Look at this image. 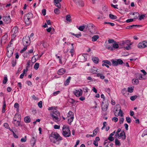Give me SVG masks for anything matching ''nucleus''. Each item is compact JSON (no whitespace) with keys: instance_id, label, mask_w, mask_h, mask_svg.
<instances>
[{"instance_id":"nucleus-1","label":"nucleus","mask_w":147,"mask_h":147,"mask_svg":"<svg viewBox=\"0 0 147 147\" xmlns=\"http://www.w3.org/2000/svg\"><path fill=\"white\" fill-rule=\"evenodd\" d=\"M51 141L55 143L57 142H59L62 140V138L57 132H53L50 137Z\"/></svg>"},{"instance_id":"nucleus-2","label":"nucleus","mask_w":147,"mask_h":147,"mask_svg":"<svg viewBox=\"0 0 147 147\" xmlns=\"http://www.w3.org/2000/svg\"><path fill=\"white\" fill-rule=\"evenodd\" d=\"M62 134L65 137H68L71 135V131L69 127L67 125H64L62 129Z\"/></svg>"},{"instance_id":"nucleus-3","label":"nucleus","mask_w":147,"mask_h":147,"mask_svg":"<svg viewBox=\"0 0 147 147\" xmlns=\"http://www.w3.org/2000/svg\"><path fill=\"white\" fill-rule=\"evenodd\" d=\"M111 61L112 62V65L113 66H117L123 63V61L121 59H116L115 60L112 59Z\"/></svg>"},{"instance_id":"nucleus-4","label":"nucleus","mask_w":147,"mask_h":147,"mask_svg":"<svg viewBox=\"0 0 147 147\" xmlns=\"http://www.w3.org/2000/svg\"><path fill=\"white\" fill-rule=\"evenodd\" d=\"M22 41L24 46H28L30 43V38L28 36H26L25 37H24Z\"/></svg>"},{"instance_id":"nucleus-5","label":"nucleus","mask_w":147,"mask_h":147,"mask_svg":"<svg viewBox=\"0 0 147 147\" xmlns=\"http://www.w3.org/2000/svg\"><path fill=\"white\" fill-rule=\"evenodd\" d=\"M50 115L52 117L53 120L55 122H58L60 120L61 118L60 115H53V114H51Z\"/></svg>"},{"instance_id":"nucleus-6","label":"nucleus","mask_w":147,"mask_h":147,"mask_svg":"<svg viewBox=\"0 0 147 147\" xmlns=\"http://www.w3.org/2000/svg\"><path fill=\"white\" fill-rule=\"evenodd\" d=\"M73 92L75 95L77 97H78L82 95L83 91L82 89H80V90H76L75 91H74Z\"/></svg>"},{"instance_id":"nucleus-7","label":"nucleus","mask_w":147,"mask_h":147,"mask_svg":"<svg viewBox=\"0 0 147 147\" xmlns=\"http://www.w3.org/2000/svg\"><path fill=\"white\" fill-rule=\"evenodd\" d=\"M13 123L16 127L22 126L20 123V121L19 120H17L16 119H14Z\"/></svg>"},{"instance_id":"nucleus-8","label":"nucleus","mask_w":147,"mask_h":147,"mask_svg":"<svg viewBox=\"0 0 147 147\" xmlns=\"http://www.w3.org/2000/svg\"><path fill=\"white\" fill-rule=\"evenodd\" d=\"M93 26H94L93 24H89L87 25H86V29H88L91 33H93V32L91 30V29H92Z\"/></svg>"},{"instance_id":"nucleus-9","label":"nucleus","mask_w":147,"mask_h":147,"mask_svg":"<svg viewBox=\"0 0 147 147\" xmlns=\"http://www.w3.org/2000/svg\"><path fill=\"white\" fill-rule=\"evenodd\" d=\"M74 1L79 6L82 7L84 5L83 2L82 0H75Z\"/></svg>"},{"instance_id":"nucleus-10","label":"nucleus","mask_w":147,"mask_h":147,"mask_svg":"<svg viewBox=\"0 0 147 147\" xmlns=\"http://www.w3.org/2000/svg\"><path fill=\"white\" fill-rule=\"evenodd\" d=\"M145 43V41H144L142 42L139 43L138 45V47L140 48H144L146 47Z\"/></svg>"},{"instance_id":"nucleus-11","label":"nucleus","mask_w":147,"mask_h":147,"mask_svg":"<svg viewBox=\"0 0 147 147\" xmlns=\"http://www.w3.org/2000/svg\"><path fill=\"white\" fill-rule=\"evenodd\" d=\"M3 20L6 23L8 24L11 21V18L10 16H6L3 17Z\"/></svg>"},{"instance_id":"nucleus-12","label":"nucleus","mask_w":147,"mask_h":147,"mask_svg":"<svg viewBox=\"0 0 147 147\" xmlns=\"http://www.w3.org/2000/svg\"><path fill=\"white\" fill-rule=\"evenodd\" d=\"M66 69L63 68H61L57 72V74L59 75H62L64 74L66 72Z\"/></svg>"},{"instance_id":"nucleus-13","label":"nucleus","mask_w":147,"mask_h":147,"mask_svg":"<svg viewBox=\"0 0 147 147\" xmlns=\"http://www.w3.org/2000/svg\"><path fill=\"white\" fill-rule=\"evenodd\" d=\"M119 135L118 136V138H121L122 137V139L123 140H124L125 139V133L124 131H121V132L119 134Z\"/></svg>"},{"instance_id":"nucleus-14","label":"nucleus","mask_w":147,"mask_h":147,"mask_svg":"<svg viewBox=\"0 0 147 147\" xmlns=\"http://www.w3.org/2000/svg\"><path fill=\"white\" fill-rule=\"evenodd\" d=\"M7 37V34H5L4 35L2 38L1 39V42H3L4 43H5L6 41V39Z\"/></svg>"},{"instance_id":"nucleus-15","label":"nucleus","mask_w":147,"mask_h":147,"mask_svg":"<svg viewBox=\"0 0 147 147\" xmlns=\"http://www.w3.org/2000/svg\"><path fill=\"white\" fill-rule=\"evenodd\" d=\"M50 114H53V115H60V113H59V112L56 109L53 110V111H52L51 113Z\"/></svg>"},{"instance_id":"nucleus-16","label":"nucleus","mask_w":147,"mask_h":147,"mask_svg":"<svg viewBox=\"0 0 147 147\" xmlns=\"http://www.w3.org/2000/svg\"><path fill=\"white\" fill-rule=\"evenodd\" d=\"M136 78L140 80H144L145 79V78H143V75L140 73L138 74V76Z\"/></svg>"},{"instance_id":"nucleus-17","label":"nucleus","mask_w":147,"mask_h":147,"mask_svg":"<svg viewBox=\"0 0 147 147\" xmlns=\"http://www.w3.org/2000/svg\"><path fill=\"white\" fill-rule=\"evenodd\" d=\"M108 105L107 104H106L105 105H102L101 108L102 110L104 111H106L107 109Z\"/></svg>"},{"instance_id":"nucleus-18","label":"nucleus","mask_w":147,"mask_h":147,"mask_svg":"<svg viewBox=\"0 0 147 147\" xmlns=\"http://www.w3.org/2000/svg\"><path fill=\"white\" fill-rule=\"evenodd\" d=\"M99 36L98 35H94L92 37V41L93 42L95 41L99 38Z\"/></svg>"},{"instance_id":"nucleus-19","label":"nucleus","mask_w":147,"mask_h":147,"mask_svg":"<svg viewBox=\"0 0 147 147\" xmlns=\"http://www.w3.org/2000/svg\"><path fill=\"white\" fill-rule=\"evenodd\" d=\"M71 79V77L70 76L68 77V78L64 82V84L65 86H67L69 84L70 82V80Z\"/></svg>"},{"instance_id":"nucleus-20","label":"nucleus","mask_w":147,"mask_h":147,"mask_svg":"<svg viewBox=\"0 0 147 147\" xmlns=\"http://www.w3.org/2000/svg\"><path fill=\"white\" fill-rule=\"evenodd\" d=\"M24 121L26 123H28L30 121V119L29 116L26 117L24 119Z\"/></svg>"},{"instance_id":"nucleus-21","label":"nucleus","mask_w":147,"mask_h":147,"mask_svg":"<svg viewBox=\"0 0 147 147\" xmlns=\"http://www.w3.org/2000/svg\"><path fill=\"white\" fill-rule=\"evenodd\" d=\"M92 59L94 62L96 64L98 63L99 61L98 58L97 57H93Z\"/></svg>"},{"instance_id":"nucleus-22","label":"nucleus","mask_w":147,"mask_h":147,"mask_svg":"<svg viewBox=\"0 0 147 147\" xmlns=\"http://www.w3.org/2000/svg\"><path fill=\"white\" fill-rule=\"evenodd\" d=\"M18 30V29L17 27L16 26L14 27L12 30V32L13 33V34H15L17 32Z\"/></svg>"},{"instance_id":"nucleus-23","label":"nucleus","mask_w":147,"mask_h":147,"mask_svg":"<svg viewBox=\"0 0 147 147\" xmlns=\"http://www.w3.org/2000/svg\"><path fill=\"white\" fill-rule=\"evenodd\" d=\"M141 26L140 25H132L130 26H127L126 28V29H130L132 27L134 26Z\"/></svg>"},{"instance_id":"nucleus-24","label":"nucleus","mask_w":147,"mask_h":147,"mask_svg":"<svg viewBox=\"0 0 147 147\" xmlns=\"http://www.w3.org/2000/svg\"><path fill=\"white\" fill-rule=\"evenodd\" d=\"M68 123L69 124H71V123L73 121L74 117H70L68 118Z\"/></svg>"},{"instance_id":"nucleus-25","label":"nucleus","mask_w":147,"mask_h":147,"mask_svg":"<svg viewBox=\"0 0 147 147\" xmlns=\"http://www.w3.org/2000/svg\"><path fill=\"white\" fill-rule=\"evenodd\" d=\"M109 17L111 19L113 20L117 18V17L116 16L111 14L109 15Z\"/></svg>"},{"instance_id":"nucleus-26","label":"nucleus","mask_w":147,"mask_h":147,"mask_svg":"<svg viewBox=\"0 0 147 147\" xmlns=\"http://www.w3.org/2000/svg\"><path fill=\"white\" fill-rule=\"evenodd\" d=\"M74 113L71 111H69L68 113L67 116L68 118L70 117H74Z\"/></svg>"},{"instance_id":"nucleus-27","label":"nucleus","mask_w":147,"mask_h":147,"mask_svg":"<svg viewBox=\"0 0 147 147\" xmlns=\"http://www.w3.org/2000/svg\"><path fill=\"white\" fill-rule=\"evenodd\" d=\"M125 43V42H124V41H122L120 42V43L119 44V45L122 46V47H120V49L122 48L123 47L125 48V45H124V43Z\"/></svg>"},{"instance_id":"nucleus-28","label":"nucleus","mask_w":147,"mask_h":147,"mask_svg":"<svg viewBox=\"0 0 147 147\" xmlns=\"http://www.w3.org/2000/svg\"><path fill=\"white\" fill-rule=\"evenodd\" d=\"M66 20L69 22H71V16L70 15H68L66 16Z\"/></svg>"},{"instance_id":"nucleus-29","label":"nucleus","mask_w":147,"mask_h":147,"mask_svg":"<svg viewBox=\"0 0 147 147\" xmlns=\"http://www.w3.org/2000/svg\"><path fill=\"white\" fill-rule=\"evenodd\" d=\"M14 118H18V120H20L21 119V116L18 113H16L14 117Z\"/></svg>"},{"instance_id":"nucleus-30","label":"nucleus","mask_w":147,"mask_h":147,"mask_svg":"<svg viewBox=\"0 0 147 147\" xmlns=\"http://www.w3.org/2000/svg\"><path fill=\"white\" fill-rule=\"evenodd\" d=\"M25 16L29 18H33V15L31 13H28L26 14Z\"/></svg>"},{"instance_id":"nucleus-31","label":"nucleus","mask_w":147,"mask_h":147,"mask_svg":"<svg viewBox=\"0 0 147 147\" xmlns=\"http://www.w3.org/2000/svg\"><path fill=\"white\" fill-rule=\"evenodd\" d=\"M97 77H100V78L103 79L105 78V77L104 76L102 75V74L100 73H98L96 75Z\"/></svg>"},{"instance_id":"nucleus-32","label":"nucleus","mask_w":147,"mask_h":147,"mask_svg":"<svg viewBox=\"0 0 147 147\" xmlns=\"http://www.w3.org/2000/svg\"><path fill=\"white\" fill-rule=\"evenodd\" d=\"M13 53L11 51L10 52L8 51L7 53V55L8 57H10L12 55Z\"/></svg>"},{"instance_id":"nucleus-33","label":"nucleus","mask_w":147,"mask_h":147,"mask_svg":"<svg viewBox=\"0 0 147 147\" xmlns=\"http://www.w3.org/2000/svg\"><path fill=\"white\" fill-rule=\"evenodd\" d=\"M99 129V128L98 127H97L93 131V134L95 136L97 134V131H98Z\"/></svg>"},{"instance_id":"nucleus-34","label":"nucleus","mask_w":147,"mask_h":147,"mask_svg":"<svg viewBox=\"0 0 147 147\" xmlns=\"http://www.w3.org/2000/svg\"><path fill=\"white\" fill-rule=\"evenodd\" d=\"M6 103H5V101H4L3 102V109H2V112L3 113H4L5 112V108L6 107Z\"/></svg>"},{"instance_id":"nucleus-35","label":"nucleus","mask_w":147,"mask_h":147,"mask_svg":"<svg viewBox=\"0 0 147 147\" xmlns=\"http://www.w3.org/2000/svg\"><path fill=\"white\" fill-rule=\"evenodd\" d=\"M102 62L110 66L111 65H112L111 63L108 60H103L102 61Z\"/></svg>"},{"instance_id":"nucleus-36","label":"nucleus","mask_w":147,"mask_h":147,"mask_svg":"<svg viewBox=\"0 0 147 147\" xmlns=\"http://www.w3.org/2000/svg\"><path fill=\"white\" fill-rule=\"evenodd\" d=\"M31 142L32 143H33V145L32 146H34L36 143V140L34 137H33L32 139L31 140Z\"/></svg>"},{"instance_id":"nucleus-37","label":"nucleus","mask_w":147,"mask_h":147,"mask_svg":"<svg viewBox=\"0 0 147 147\" xmlns=\"http://www.w3.org/2000/svg\"><path fill=\"white\" fill-rule=\"evenodd\" d=\"M112 47L114 49H117L119 47V45L118 44L116 43V42L113 44Z\"/></svg>"},{"instance_id":"nucleus-38","label":"nucleus","mask_w":147,"mask_h":147,"mask_svg":"<svg viewBox=\"0 0 147 147\" xmlns=\"http://www.w3.org/2000/svg\"><path fill=\"white\" fill-rule=\"evenodd\" d=\"M86 28V25L84 26H79L78 28V29L81 31H83L84 28Z\"/></svg>"},{"instance_id":"nucleus-39","label":"nucleus","mask_w":147,"mask_h":147,"mask_svg":"<svg viewBox=\"0 0 147 147\" xmlns=\"http://www.w3.org/2000/svg\"><path fill=\"white\" fill-rule=\"evenodd\" d=\"M30 60H28L27 63V66H26V71H27L28 70V69L30 67Z\"/></svg>"},{"instance_id":"nucleus-40","label":"nucleus","mask_w":147,"mask_h":147,"mask_svg":"<svg viewBox=\"0 0 147 147\" xmlns=\"http://www.w3.org/2000/svg\"><path fill=\"white\" fill-rule=\"evenodd\" d=\"M106 48L108 50H111V51H113L114 49L113 48V47L111 46L108 45L106 47Z\"/></svg>"},{"instance_id":"nucleus-41","label":"nucleus","mask_w":147,"mask_h":147,"mask_svg":"<svg viewBox=\"0 0 147 147\" xmlns=\"http://www.w3.org/2000/svg\"><path fill=\"white\" fill-rule=\"evenodd\" d=\"M115 144L116 145H118L119 146L120 145V142L117 139H115Z\"/></svg>"},{"instance_id":"nucleus-42","label":"nucleus","mask_w":147,"mask_h":147,"mask_svg":"<svg viewBox=\"0 0 147 147\" xmlns=\"http://www.w3.org/2000/svg\"><path fill=\"white\" fill-rule=\"evenodd\" d=\"M137 97L136 95L131 96L130 97V99L132 101H134L137 98Z\"/></svg>"},{"instance_id":"nucleus-43","label":"nucleus","mask_w":147,"mask_h":147,"mask_svg":"<svg viewBox=\"0 0 147 147\" xmlns=\"http://www.w3.org/2000/svg\"><path fill=\"white\" fill-rule=\"evenodd\" d=\"M54 13L56 14H58L60 12L59 9L58 8H55L54 10Z\"/></svg>"},{"instance_id":"nucleus-44","label":"nucleus","mask_w":147,"mask_h":147,"mask_svg":"<svg viewBox=\"0 0 147 147\" xmlns=\"http://www.w3.org/2000/svg\"><path fill=\"white\" fill-rule=\"evenodd\" d=\"M26 24L28 25H29L31 23V20H28L24 19Z\"/></svg>"},{"instance_id":"nucleus-45","label":"nucleus","mask_w":147,"mask_h":147,"mask_svg":"<svg viewBox=\"0 0 147 147\" xmlns=\"http://www.w3.org/2000/svg\"><path fill=\"white\" fill-rule=\"evenodd\" d=\"M39 66V63H36L34 65V68L35 69L37 70Z\"/></svg>"},{"instance_id":"nucleus-46","label":"nucleus","mask_w":147,"mask_h":147,"mask_svg":"<svg viewBox=\"0 0 147 147\" xmlns=\"http://www.w3.org/2000/svg\"><path fill=\"white\" fill-rule=\"evenodd\" d=\"M4 126L6 128L10 129H11L9 127V125L7 123H5L4 124Z\"/></svg>"},{"instance_id":"nucleus-47","label":"nucleus","mask_w":147,"mask_h":147,"mask_svg":"<svg viewBox=\"0 0 147 147\" xmlns=\"http://www.w3.org/2000/svg\"><path fill=\"white\" fill-rule=\"evenodd\" d=\"M10 131L12 132L13 133V137L16 138H18V136L13 131L12 129H10Z\"/></svg>"},{"instance_id":"nucleus-48","label":"nucleus","mask_w":147,"mask_h":147,"mask_svg":"<svg viewBox=\"0 0 147 147\" xmlns=\"http://www.w3.org/2000/svg\"><path fill=\"white\" fill-rule=\"evenodd\" d=\"M55 5L59 8H60L61 7V5L60 3H58L57 2L54 3Z\"/></svg>"},{"instance_id":"nucleus-49","label":"nucleus","mask_w":147,"mask_h":147,"mask_svg":"<svg viewBox=\"0 0 147 147\" xmlns=\"http://www.w3.org/2000/svg\"><path fill=\"white\" fill-rule=\"evenodd\" d=\"M132 81L134 82V84H137L139 83V81L138 79H133L132 80Z\"/></svg>"},{"instance_id":"nucleus-50","label":"nucleus","mask_w":147,"mask_h":147,"mask_svg":"<svg viewBox=\"0 0 147 147\" xmlns=\"http://www.w3.org/2000/svg\"><path fill=\"white\" fill-rule=\"evenodd\" d=\"M7 81V79L6 76H5L4 78V79L3 80V84H6Z\"/></svg>"},{"instance_id":"nucleus-51","label":"nucleus","mask_w":147,"mask_h":147,"mask_svg":"<svg viewBox=\"0 0 147 147\" xmlns=\"http://www.w3.org/2000/svg\"><path fill=\"white\" fill-rule=\"evenodd\" d=\"M25 46V47L23 48V49H22L20 51V52L21 53H23L24 51H25L27 49V46Z\"/></svg>"},{"instance_id":"nucleus-52","label":"nucleus","mask_w":147,"mask_h":147,"mask_svg":"<svg viewBox=\"0 0 147 147\" xmlns=\"http://www.w3.org/2000/svg\"><path fill=\"white\" fill-rule=\"evenodd\" d=\"M127 90L129 92L131 93L133 92L134 89L131 87H128L127 88Z\"/></svg>"},{"instance_id":"nucleus-53","label":"nucleus","mask_w":147,"mask_h":147,"mask_svg":"<svg viewBox=\"0 0 147 147\" xmlns=\"http://www.w3.org/2000/svg\"><path fill=\"white\" fill-rule=\"evenodd\" d=\"M68 101L70 103L73 104L75 102V100L71 98H69L68 100Z\"/></svg>"},{"instance_id":"nucleus-54","label":"nucleus","mask_w":147,"mask_h":147,"mask_svg":"<svg viewBox=\"0 0 147 147\" xmlns=\"http://www.w3.org/2000/svg\"><path fill=\"white\" fill-rule=\"evenodd\" d=\"M26 136H25L24 138H22L21 140V141L22 142H25L26 141Z\"/></svg>"},{"instance_id":"nucleus-55","label":"nucleus","mask_w":147,"mask_h":147,"mask_svg":"<svg viewBox=\"0 0 147 147\" xmlns=\"http://www.w3.org/2000/svg\"><path fill=\"white\" fill-rule=\"evenodd\" d=\"M126 120L128 123H130L131 121V119L129 117H127L126 118Z\"/></svg>"},{"instance_id":"nucleus-56","label":"nucleus","mask_w":147,"mask_h":147,"mask_svg":"<svg viewBox=\"0 0 147 147\" xmlns=\"http://www.w3.org/2000/svg\"><path fill=\"white\" fill-rule=\"evenodd\" d=\"M121 128H119L117 129V132L116 133V134L115 135V136H119V133L121 131Z\"/></svg>"},{"instance_id":"nucleus-57","label":"nucleus","mask_w":147,"mask_h":147,"mask_svg":"<svg viewBox=\"0 0 147 147\" xmlns=\"http://www.w3.org/2000/svg\"><path fill=\"white\" fill-rule=\"evenodd\" d=\"M105 24H110L111 26H114L115 25L114 23H113L109 22H104Z\"/></svg>"},{"instance_id":"nucleus-58","label":"nucleus","mask_w":147,"mask_h":147,"mask_svg":"<svg viewBox=\"0 0 147 147\" xmlns=\"http://www.w3.org/2000/svg\"><path fill=\"white\" fill-rule=\"evenodd\" d=\"M108 139L110 141H112L114 140V138L112 137V136H111V135H109V137L108 138Z\"/></svg>"},{"instance_id":"nucleus-59","label":"nucleus","mask_w":147,"mask_h":147,"mask_svg":"<svg viewBox=\"0 0 147 147\" xmlns=\"http://www.w3.org/2000/svg\"><path fill=\"white\" fill-rule=\"evenodd\" d=\"M38 107L40 108H41L42 107V102L41 101H40L38 103Z\"/></svg>"},{"instance_id":"nucleus-60","label":"nucleus","mask_w":147,"mask_h":147,"mask_svg":"<svg viewBox=\"0 0 147 147\" xmlns=\"http://www.w3.org/2000/svg\"><path fill=\"white\" fill-rule=\"evenodd\" d=\"M131 45L132 44L131 43H130L129 45L128 44V45H127V46H126V47H125V48L127 50H129L131 47L130 46V45Z\"/></svg>"},{"instance_id":"nucleus-61","label":"nucleus","mask_w":147,"mask_h":147,"mask_svg":"<svg viewBox=\"0 0 147 147\" xmlns=\"http://www.w3.org/2000/svg\"><path fill=\"white\" fill-rule=\"evenodd\" d=\"M57 108L56 107H49L48 108V110L49 111L51 110H55Z\"/></svg>"},{"instance_id":"nucleus-62","label":"nucleus","mask_w":147,"mask_h":147,"mask_svg":"<svg viewBox=\"0 0 147 147\" xmlns=\"http://www.w3.org/2000/svg\"><path fill=\"white\" fill-rule=\"evenodd\" d=\"M108 42L109 43H112L113 42H116L113 39H109L108 40Z\"/></svg>"},{"instance_id":"nucleus-63","label":"nucleus","mask_w":147,"mask_h":147,"mask_svg":"<svg viewBox=\"0 0 147 147\" xmlns=\"http://www.w3.org/2000/svg\"><path fill=\"white\" fill-rule=\"evenodd\" d=\"M42 13L43 16H45L46 14V10L45 9H43L42 10Z\"/></svg>"},{"instance_id":"nucleus-64","label":"nucleus","mask_w":147,"mask_h":147,"mask_svg":"<svg viewBox=\"0 0 147 147\" xmlns=\"http://www.w3.org/2000/svg\"><path fill=\"white\" fill-rule=\"evenodd\" d=\"M124 120V119L123 117L121 118L119 120V123L120 124H122Z\"/></svg>"}]
</instances>
